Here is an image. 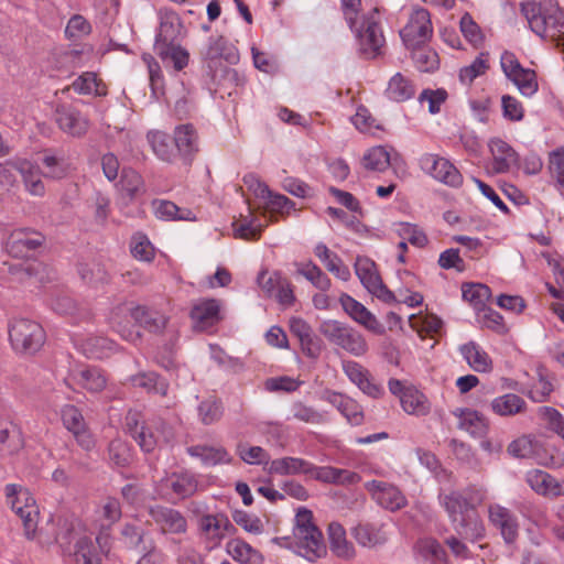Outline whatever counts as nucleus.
Here are the masks:
<instances>
[{
	"instance_id": "1",
	"label": "nucleus",
	"mask_w": 564,
	"mask_h": 564,
	"mask_svg": "<svg viewBox=\"0 0 564 564\" xmlns=\"http://www.w3.org/2000/svg\"><path fill=\"white\" fill-rule=\"evenodd\" d=\"M485 498V491L479 488H468L464 492L442 491L438 495L440 505L445 509L454 530L470 541L485 536V524L476 511Z\"/></svg>"
},
{
	"instance_id": "2",
	"label": "nucleus",
	"mask_w": 564,
	"mask_h": 564,
	"mask_svg": "<svg viewBox=\"0 0 564 564\" xmlns=\"http://www.w3.org/2000/svg\"><path fill=\"white\" fill-rule=\"evenodd\" d=\"M341 11L346 23L354 32L359 52L365 58H376L382 53L386 39L380 25L379 9L375 8L362 15L361 24L357 19L361 8V0H340Z\"/></svg>"
},
{
	"instance_id": "3",
	"label": "nucleus",
	"mask_w": 564,
	"mask_h": 564,
	"mask_svg": "<svg viewBox=\"0 0 564 564\" xmlns=\"http://www.w3.org/2000/svg\"><path fill=\"white\" fill-rule=\"evenodd\" d=\"M272 541L281 547L293 550L310 562H315L327 553L323 533L314 522L313 512L306 508H299L292 536H279Z\"/></svg>"
},
{
	"instance_id": "4",
	"label": "nucleus",
	"mask_w": 564,
	"mask_h": 564,
	"mask_svg": "<svg viewBox=\"0 0 564 564\" xmlns=\"http://www.w3.org/2000/svg\"><path fill=\"white\" fill-rule=\"evenodd\" d=\"M521 12L536 35L554 42L564 54V11L556 0L523 2Z\"/></svg>"
},
{
	"instance_id": "5",
	"label": "nucleus",
	"mask_w": 564,
	"mask_h": 564,
	"mask_svg": "<svg viewBox=\"0 0 564 564\" xmlns=\"http://www.w3.org/2000/svg\"><path fill=\"white\" fill-rule=\"evenodd\" d=\"M4 496L7 505L22 521L25 538L40 539L37 534L40 511L31 492L22 485L8 484L4 487Z\"/></svg>"
},
{
	"instance_id": "6",
	"label": "nucleus",
	"mask_w": 564,
	"mask_h": 564,
	"mask_svg": "<svg viewBox=\"0 0 564 564\" xmlns=\"http://www.w3.org/2000/svg\"><path fill=\"white\" fill-rule=\"evenodd\" d=\"M319 332L328 341L356 357L364 356L368 351L364 335L345 323L335 319L324 321Z\"/></svg>"
},
{
	"instance_id": "7",
	"label": "nucleus",
	"mask_w": 564,
	"mask_h": 564,
	"mask_svg": "<svg viewBox=\"0 0 564 564\" xmlns=\"http://www.w3.org/2000/svg\"><path fill=\"white\" fill-rule=\"evenodd\" d=\"M9 339L17 352L34 354L43 346L45 332L35 321L14 318L9 324Z\"/></svg>"
},
{
	"instance_id": "8",
	"label": "nucleus",
	"mask_w": 564,
	"mask_h": 564,
	"mask_svg": "<svg viewBox=\"0 0 564 564\" xmlns=\"http://www.w3.org/2000/svg\"><path fill=\"white\" fill-rule=\"evenodd\" d=\"M122 517L120 501L115 497L100 499L94 510L93 528L96 531V543L104 550L110 541L111 530Z\"/></svg>"
},
{
	"instance_id": "9",
	"label": "nucleus",
	"mask_w": 564,
	"mask_h": 564,
	"mask_svg": "<svg viewBox=\"0 0 564 564\" xmlns=\"http://www.w3.org/2000/svg\"><path fill=\"white\" fill-rule=\"evenodd\" d=\"M508 453L518 458H534L538 464L550 468H560L564 465V454L555 451L547 455L531 435H522L512 441L508 446Z\"/></svg>"
},
{
	"instance_id": "10",
	"label": "nucleus",
	"mask_w": 564,
	"mask_h": 564,
	"mask_svg": "<svg viewBox=\"0 0 564 564\" xmlns=\"http://www.w3.org/2000/svg\"><path fill=\"white\" fill-rule=\"evenodd\" d=\"M502 72L519 89L524 97L533 96L538 89L536 74L530 68H524L511 52H503L500 57Z\"/></svg>"
},
{
	"instance_id": "11",
	"label": "nucleus",
	"mask_w": 564,
	"mask_h": 564,
	"mask_svg": "<svg viewBox=\"0 0 564 564\" xmlns=\"http://www.w3.org/2000/svg\"><path fill=\"white\" fill-rule=\"evenodd\" d=\"M432 34L433 26L430 12L423 8L415 9L410 15L408 23L400 31V36L408 50L426 44Z\"/></svg>"
},
{
	"instance_id": "12",
	"label": "nucleus",
	"mask_w": 564,
	"mask_h": 564,
	"mask_svg": "<svg viewBox=\"0 0 564 564\" xmlns=\"http://www.w3.org/2000/svg\"><path fill=\"white\" fill-rule=\"evenodd\" d=\"M355 272L367 291L384 303L395 302V295L383 284L376 263L367 257H358Z\"/></svg>"
},
{
	"instance_id": "13",
	"label": "nucleus",
	"mask_w": 564,
	"mask_h": 564,
	"mask_svg": "<svg viewBox=\"0 0 564 564\" xmlns=\"http://www.w3.org/2000/svg\"><path fill=\"white\" fill-rule=\"evenodd\" d=\"M198 481L189 471L172 473L156 484V492L160 497L173 501L185 499L197 490Z\"/></svg>"
},
{
	"instance_id": "14",
	"label": "nucleus",
	"mask_w": 564,
	"mask_h": 564,
	"mask_svg": "<svg viewBox=\"0 0 564 564\" xmlns=\"http://www.w3.org/2000/svg\"><path fill=\"white\" fill-rule=\"evenodd\" d=\"M258 285L267 296L273 297L283 307H290L295 302L292 283L279 271L262 270L258 274Z\"/></svg>"
},
{
	"instance_id": "15",
	"label": "nucleus",
	"mask_w": 564,
	"mask_h": 564,
	"mask_svg": "<svg viewBox=\"0 0 564 564\" xmlns=\"http://www.w3.org/2000/svg\"><path fill=\"white\" fill-rule=\"evenodd\" d=\"M421 169L436 181L452 187L463 184V175L447 159L437 154L425 153L420 159Z\"/></svg>"
},
{
	"instance_id": "16",
	"label": "nucleus",
	"mask_w": 564,
	"mask_h": 564,
	"mask_svg": "<svg viewBox=\"0 0 564 564\" xmlns=\"http://www.w3.org/2000/svg\"><path fill=\"white\" fill-rule=\"evenodd\" d=\"M199 529L209 549L219 546L227 535L236 532L235 525L223 512L202 516Z\"/></svg>"
},
{
	"instance_id": "17",
	"label": "nucleus",
	"mask_w": 564,
	"mask_h": 564,
	"mask_svg": "<svg viewBox=\"0 0 564 564\" xmlns=\"http://www.w3.org/2000/svg\"><path fill=\"white\" fill-rule=\"evenodd\" d=\"M137 304L134 302H123L116 305L109 314L110 326L127 341L134 343L140 339L141 334L135 328L134 312Z\"/></svg>"
},
{
	"instance_id": "18",
	"label": "nucleus",
	"mask_w": 564,
	"mask_h": 564,
	"mask_svg": "<svg viewBox=\"0 0 564 564\" xmlns=\"http://www.w3.org/2000/svg\"><path fill=\"white\" fill-rule=\"evenodd\" d=\"M44 236L31 228L14 229L8 237L6 249L14 258H25L44 243Z\"/></svg>"
},
{
	"instance_id": "19",
	"label": "nucleus",
	"mask_w": 564,
	"mask_h": 564,
	"mask_svg": "<svg viewBox=\"0 0 564 564\" xmlns=\"http://www.w3.org/2000/svg\"><path fill=\"white\" fill-rule=\"evenodd\" d=\"M61 419L64 427L73 434L83 449L89 452L95 447V438L88 431L82 412L75 405H64L61 410Z\"/></svg>"
},
{
	"instance_id": "20",
	"label": "nucleus",
	"mask_w": 564,
	"mask_h": 564,
	"mask_svg": "<svg viewBox=\"0 0 564 564\" xmlns=\"http://www.w3.org/2000/svg\"><path fill=\"white\" fill-rule=\"evenodd\" d=\"M148 512L162 534H183L187 531V520L176 509L156 505L150 507Z\"/></svg>"
},
{
	"instance_id": "21",
	"label": "nucleus",
	"mask_w": 564,
	"mask_h": 564,
	"mask_svg": "<svg viewBox=\"0 0 564 564\" xmlns=\"http://www.w3.org/2000/svg\"><path fill=\"white\" fill-rule=\"evenodd\" d=\"M488 519L507 544L516 542L519 536L520 524L517 516L510 509L499 503H491L488 507Z\"/></svg>"
},
{
	"instance_id": "22",
	"label": "nucleus",
	"mask_w": 564,
	"mask_h": 564,
	"mask_svg": "<svg viewBox=\"0 0 564 564\" xmlns=\"http://www.w3.org/2000/svg\"><path fill=\"white\" fill-rule=\"evenodd\" d=\"M339 303L345 313L364 328L376 335L384 334V326L362 303L358 302L347 293H343L340 295Z\"/></svg>"
},
{
	"instance_id": "23",
	"label": "nucleus",
	"mask_w": 564,
	"mask_h": 564,
	"mask_svg": "<svg viewBox=\"0 0 564 564\" xmlns=\"http://www.w3.org/2000/svg\"><path fill=\"white\" fill-rule=\"evenodd\" d=\"M365 489L379 506L390 511H395L406 506L405 496L392 484L371 480L365 484Z\"/></svg>"
},
{
	"instance_id": "24",
	"label": "nucleus",
	"mask_w": 564,
	"mask_h": 564,
	"mask_svg": "<svg viewBox=\"0 0 564 564\" xmlns=\"http://www.w3.org/2000/svg\"><path fill=\"white\" fill-rule=\"evenodd\" d=\"M66 383L69 387L76 384L88 392L97 393L106 388L107 377L101 369L85 366L73 369L66 379Z\"/></svg>"
},
{
	"instance_id": "25",
	"label": "nucleus",
	"mask_w": 564,
	"mask_h": 564,
	"mask_svg": "<svg viewBox=\"0 0 564 564\" xmlns=\"http://www.w3.org/2000/svg\"><path fill=\"white\" fill-rule=\"evenodd\" d=\"M55 121L63 132L72 137H82L89 129L88 119L79 110L70 106H57Z\"/></svg>"
},
{
	"instance_id": "26",
	"label": "nucleus",
	"mask_w": 564,
	"mask_h": 564,
	"mask_svg": "<svg viewBox=\"0 0 564 564\" xmlns=\"http://www.w3.org/2000/svg\"><path fill=\"white\" fill-rule=\"evenodd\" d=\"M525 481L540 496L547 498L564 496V480H558L544 470H529L525 474Z\"/></svg>"
},
{
	"instance_id": "27",
	"label": "nucleus",
	"mask_w": 564,
	"mask_h": 564,
	"mask_svg": "<svg viewBox=\"0 0 564 564\" xmlns=\"http://www.w3.org/2000/svg\"><path fill=\"white\" fill-rule=\"evenodd\" d=\"M75 347L87 358L104 359L113 355L118 350L117 344L102 336H76L74 337Z\"/></svg>"
},
{
	"instance_id": "28",
	"label": "nucleus",
	"mask_w": 564,
	"mask_h": 564,
	"mask_svg": "<svg viewBox=\"0 0 564 564\" xmlns=\"http://www.w3.org/2000/svg\"><path fill=\"white\" fill-rule=\"evenodd\" d=\"M126 427L144 452H152L160 443L161 435L155 434L149 426L142 424L139 412H128L126 415Z\"/></svg>"
},
{
	"instance_id": "29",
	"label": "nucleus",
	"mask_w": 564,
	"mask_h": 564,
	"mask_svg": "<svg viewBox=\"0 0 564 564\" xmlns=\"http://www.w3.org/2000/svg\"><path fill=\"white\" fill-rule=\"evenodd\" d=\"M343 370L349 380L369 397L379 398L383 394V389L372 381L369 371L360 364L352 360L344 361Z\"/></svg>"
},
{
	"instance_id": "30",
	"label": "nucleus",
	"mask_w": 564,
	"mask_h": 564,
	"mask_svg": "<svg viewBox=\"0 0 564 564\" xmlns=\"http://www.w3.org/2000/svg\"><path fill=\"white\" fill-rule=\"evenodd\" d=\"M191 317L196 328L205 330L216 325L220 319V302L215 299L200 300L194 304Z\"/></svg>"
},
{
	"instance_id": "31",
	"label": "nucleus",
	"mask_w": 564,
	"mask_h": 564,
	"mask_svg": "<svg viewBox=\"0 0 564 564\" xmlns=\"http://www.w3.org/2000/svg\"><path fill=\"white\" fill-rule=\"evenodd\" d=\"M18 172L22 177L25 191L32 195L42 197L45 195L46 188L42 181L43 173L39 165L28 159L20 158L18 160Z\"/></svg>"
},
{
	"instance_id": "32",
	"label": "nucleus",
	"mask_w": 564,
	"mask_h": 564,
	"mask_svg": "<svg viewBox=\"0 0 564 564\" xmlns=\"http://www.w3.org/2000/svg\"><path fill=\"white\" fill-rule=\"evenodd\" d=\"M488 145L492 155V170L496 173H506L517 164L518 154L505 140L492 138Z\"/></svg>"
},
{
	"instance_id": "33",
	"label": "nucleus",
	"mask_w": 564,
	"mask_h": 564,
	"mask_svg": "<svg viewBox=\"0 0 564 564\" xmlns=\"http://www.w3.org/2000/svg\"><path fill=\"white\" fill-rule=\"evenodd\" d=\"M458 351L474 371L486 373L492 370L491 357L478 343L470 340L463 344Z\"/></svg>"
},
{
	"instance_id": "34",
	"label": "nucleus",
	"mask_w": 564,
	"mask_h": 564,
	"mask_svg": "<svg viewBox=\"0 0 564 564\" xmlns=\"http://www.w3.org/2000/svg\"><path fill=\"white\" fill-rule=\"evenodd\" d=\"M187 453L206 467L231 464L234 457L224 446L194 445L187 448Z\"/></svg>"
},
{
	"instance_id": "35",
	"label": "nucleus",
	"mask_w": 564,
	"mask_h": 564,
	"mask_svg": "<svg viewBox=\"0 0 564 564\" xmlns=\"http://www.w3.org/2000/svg\"><path fill=\"white\" fill-rule=\"evenodd\" d=\"M110 543L104 550L88 536L79 538L73 553L74 564H102V555L108 553Z\"/></svg>"
},
{
	"instance_id": "36",
	"label": "nucleus",
	"mask_w": 564,
	"mask_h": 564,
	"mask_svg": "<svg viewBox=\"0 0 564 564\" xmlns=\"http://www.w3.org/2000/svg\"><path fill=\"white\" fill-rule=\"evenodd\" d=\"M325 400L335 406L351 425H360L364 422L361 406L351 398L339 392H328Z\"/></svg>"
},
{
	"instance_id": "37",
	"label": "nucleus",
	"mask_w": 564,
	"mask_h": 564,
	"mask_svg": "<svg viewBox=\"0 0 564 564\" xmlns=\"http://www.w3.org/2000/svg\"><path fill=\"white\" fill-rule=\"evenodd\" d=\"M176 152L185 159H191L198 152V134L192 123H183L174 129Z\"/></svg>"
},
{
	"instance_id": "38",
	"label": "nucleus",
	"mask_w": 564,
	"mask_h": 564,
	"mask_svg": "<svg viewBox=\"0 0 564 564\" xmlns=\"http://www.w3.org/2000/svg\"><path fill=\"white\" fill-rule=\"evenodd\" d=\"M416 86L414 82L403 73H395L388 82L384 94L389 100L403 102L414 97Z\"/></svg>"
},
{
	"instance_id": "39",
	"label": "nucleus",
	"mask_w": 564,
	"mask_h": 564,
	"mask_svg": "<svg viewBox=\"0 0 564 564\" xmlns=\"http://www.w3.org/2000/svg\"><path fill=\"white\" fill-rule=\"evenodd\" d=\"M453 415L458 420V427L468 432L473 436H484L487 432L488 424L486 417L476 410L456 409Z\"/></svg>"
},
{
	"instance_id": "40",
	"label": "nucleus",
	"mask_w": 564,
	"mask_h": 564,
	"mask_svg": "<svg viewBox=\"0 0 564 564\" xmlns=\"http://www.w3.org/2000/svg\"><path fill=\"white\" fill-rule=\"evenodd\" d=\"M400 403L405 413L414 416H425L432 408L429 398L413 386H408Z\"/></svg>"
},
{
	"instance_id": "41",
	"label": "nucleus",
	"mask_w": 564,
	"mask_h": 564,
	"mask_svg": "<svg viewBox=\"0 0 564 564\" xmlns=\"http://www.w3.org/2000/svg\"><path fill=\"white\" fill-rule=\"evenodd\" d=\"M24 447L23 434L12 422L0 423V452L2 455H15Z\"/></svg>"
},
{
	"instance_id": "42",
	"label": "nucleus",
	"mask_w": 564,
	"mask_h": 564,
	"mask_svg": "<svg viewBox=\"0 0 564 564\" xmlns=\"http://www.w3.org/2000/svg\"><path fill=\"white\" fill-rule=\"evenodd\" d=\"M226 552L240 564H262L264 560L260 551L239 538L227 542Z\"/></svg>"
},
{
	"instance_id": "43",
	"label": "nucleus",
	"mask_w": 564,
	"mask_h": 564,
	"mask_svg": "<svg viewBox=\"0 0 564 564\" xmlns=\"http://www.w3.org/2000/svg\"><path fill=\"white\" fill-rule=\"evenodd\" d=\"M491 411L499 416H514L527 409V402L516 393H505L490 402Z\"/></svg>"
},
{
	"instance_id": "44",
	"label": "nucleus",
	"mask_w": 564,
	"mask_h": 564,
	"mask_svg": "<svg viewBox=\"0 0 564 564\" xmlns=\"http://www.w3.org/2000/svg\"><path fill=\"white\" fill-rule=\"evenodd\" d=\"M311 462L300 457H281L270 462L268 471L273 475H299L310 473Z\"/></svg>"
},
{
	"instance_id": "45",
	"label": "nucleus",
	"mask_w": 564,
	"mask_h": 564,
	"mask_svg": "<svg viewBox=\"0 0 564 564\" xmlns=\"http://www.w3.org/2000/svg\"><path fill=\"white\" fill-rule=\"evenodd\" d=\"M152 207L155 217L162 220H196V216L193 210L188 208H181L171 200L155 199L152 203Z\"/></svg>"
},
{
	"instance_id": "46",
	"label": "nucleus",
	"mask_w": 564,
	"mask_h": 564,
	"mask_svg": "<svg viewBox=\"0 0 564 564\" xmlns=\"http://www.w3.org/2000/svg\"><path fill=\"white\" fill-rule=\"evenodd\" d=\"M315 256L324 264V267L336 278L348 281L350 279V271L345 265L341 259L334 252H332L326 245L318 243L314 249Z\"/></svg>"
},
{
	"instance_id": "47",
	"label": "nucleus",
	"mask_w": 564,
	"mask_h": 564,
	"mask_svg": "<svg viewBox=\"0 0 564 564\" xmlns=\"http://www.w3.org/2000/svg\"><path fill=\"white\" fill-rule=\"evenodd\" d=\"M166 317L158 311L151 310L144 305L137 304L133 324L144 328L150 333H160L165 328Z\"/></svg>"
},
{
	"instance_id": "48",
	"label": "nucleus",
	"mask_w": 564,
	"mask_h": 564,
	"mask_svg": "<svg viewBox=\"0 0 564 564\" xmlns=\"http://www.w3.org/2000/svg\"><path fill=\"white\" fill-rule=\"evenodd\" d=\"M329 547L332 552L341 558H351L355 554L354 546L346 539V531L339 523L328 525Z\"/></svg>"
},
{
	"instance_id": "49",
	"label": "nucleus",
	"mask_w": 564,
	"mask_h": 564,
	"mask_svg": "<svg viewBox=\"0 0 564 564\" xmlns=\"http://www.w3.org/2000/svg\"><path fill=\"white\" fill-rule=\"evenodd\" d=\"M154 52L163 63H172L175 70H182L189 61L188 52L177 43L154 44Z\"/></svg>"
},
{
	"instance_id": "50",
	"label": "nucleus",
	"mask_w": 564,
	"mask_h": 564,
	"mask_svg": "<svg viewBox=\"0 0 564 564\" xmlns=\"http://www.w3.org/2000/svg\"><path fill=\"white\" fill-rule=\"evenodd\" d=\"M147 140L154 154L164 162H172L176 156V151L172 145L171 138L161 130H151L147 134Z\"/></svg>"
},
{
	"instance_id": "51",
	"label": "nucleus",
	"mask_w": 564,
	"mask_h": 564,
	"mask_svg": "<svg viewBox=\"0 0 564 564\" xmlns=\"http://www.w3.org/2000/svg\"><path fill=\"white\" fill-rule=\"evenodd\" d=\"M258 207L262 209L264 218L269 217L271 221H274L278 215L288 214L294 207V204L282 194L270 192L269 197L259 202Z\"/></svg>"
},
{
	"instance_id": "52",
	"label": "nucleus",
	"mask_w": 564,
	"mask_h": 564,
	"mask_svg": "<svg viewBox=\"0 0 564 564\" xmlns=\"http://www.w3.org/2000/svg\"><path fill=\"white\" fill-rule=\"evenodd\" d=\"M265 226L267 224H263L259 217L253 215L241 217L232 223L235 237L250 241L260 239Z\"/></svg>"
},
{
	"instance_id": "53",
	"label": "nucleus",
	"mask_w": 564,
	"mask_h": 564,
	"mask_svg": "<svg viewBox=\"0 0 564 564\" xmlns=\"http://www.w3.org/2000/svg\"><path fill=\"white\" fill-rule=\"evenodd\" d=\"M77 94L104 97L107 95L106 84L93 72H86L76 78L70 86Z\"/></svg>"
},
{
	"instance_id": "54",
	"label": "nucleus",
	"mask_w": 564,
	"mask_h": 564,
	"mask_svg": "<svg viewBox=\"0 0 564 564\" xmlns=\"http://www.w3.org/2000/svg\"><path fill=\"white\" fill-rule=\"evenodd\" d=\"M414 550L417 556L432 564H442L446 560L444 547L433 538L420 539L415 543Z\"/></svg>"
},
{
	"instance_id": "55",
	"label": "nucleus",
	"mask_w": 564,
	"mask_h": 564,
	"mask_svg": "<svg viewBox=\"0 0 564 564\" xmlns=\"http://www.w3.org/2000/svg\"><path fill=\"white\" fill-rule=\"evenodd\" d=\"M295 267L296 273L305 278L318 290L326 292L330 289V279L312 261L295 263Z\"/></svg>"
},
{
	"instance_id": "56",
	"label": "nucleus",
	"mask_w": 564,
	"mask_h": 564,
	"mask_svg": "<svg viewBox=\"0 0 564 564\" xmlns=\"http://www.w3.org/2000/svg\"><path fill=\"white\" fill-rule=\"evenodd\" d=\"M205 58L214 61L224 58L228 62H234L238 56L231 47L228 46L227 41L221 35H212L203 51Z\"/></svg>"
},
{
	"instance_id": "57",
	"label": "nucleus",
	"mask_w": 564,
	"mask_h": 564,
	"mask_svg": "<svg viewBox=\"0 0 564 564\" xmlns=\"http://www.w3.org/2000/svg\"><path fill=\"white\" fill-rule=\"evenodd\" d=\"M391 163V154L386 147L377 145L366 151L362 166L369 171L383 172Z\"/></svg>"
},
{
	"instance_id": "58",
	"label": "nucleus",
	"mask_w": 564,
	"mask_h": 564,
	"mask_svg": "<svg viewBox=\"0 0 564 564\" xmlns=\"http://www.w3.org/2000/svg\"><path fill=\"white\" fill-rule=\"evenodd\" d=\"M463 299L468 302L477 313L486 307L491 296L490 289L480 283L464 284L462 288Z\"/></svg>"
},
{
	"instance_id": "59",
	"label": "nucleus",
	"mask_w": 564,
	"mask_h": 564,
	"mask_svg": "<svg viewBox=\"0 0 564 564\" xmlns=\"http://www.w3.org/2000/svg\"><path fill=\"white\" fill-rule=\"evenodd\" d=\"M128 381L131 386L142 388L147 392L167 394L169 384L164 380H160L155 372H140L131 376Z\"/></svg>"
},
{
	"instance_id": "60",
	"label": "nucleus",
	"mask_w": 564,
	"mask_h": 564,
	"mask_svg": "<svg viewBox=\"0 0 564 564\" xmlns=\"http://www.w3.org/2000/svg\"><path fill=\"white\" fill-rule=\"evenodd\" d=\"M415 67L423 73H431L438 68L440 58L437 53L425 44L416 48H409Z\"/></svg>"
},
{
	"instance_id": "61",
	"label": "nucleus",
	"mask_w": 564,
	"mask_h": 564,
	"mask_svg": "<svg viewBox=\"0 0 564 564\" xmlns=\"http://www.w3.org/2000/svg\"><path fill=\"white\" fill-rule=\"evenodd\" d=\"M181 33V22L176 14H166L160 24L159 32L155 37L154 44H171L176 43Z\"/></svg>"
},
{
	"instance_id": "62",
	"label": "nucleus",
	"mask_w": 564,
	"mask_h": 564,
	"mask_svg": "<svg viewBox=\"0 0 564 564\" xmlns=\"http://www.w3.org/2000/svg\"><path fill=\"white\" fill-rule=\"evenodd\" d=\"M78 274L85 284L94 289H98L109 281L107 271L99 263L79 264Z\"/></svg>"
},
{
	"instance_id": "63",
	"label": "nucleus",
	"mask_w": 564,
	"mask_h": 564,
	"mask_svg": "<svg viewBox=\"0 0 564 564\" xmlns=\"http://www.w3.org/2000/svg\"><path fill=\"white\" fill-rule=\"evenodd\" d=\"M394 226V231L402 240L410 242L416 248H423L427 245V236L417 225L410 223H398Z\"/></svg>"
},
{
	"instance_id": "64",
	"label": "nucleus",
	"mask_w": 564,
	"mask_h": 564,
	"mask_svg": "<svg viewBox=\"0 0 564 564\" xmlns=\"http://www.w3.org/2000/svg\"><path fill=\"white\" fill-rule=\"evenodd\" d=\"M488 68V53H480L470 65L459 69V80L464 85H470L478 76L484 75Z\"/></svg>"
}]
</instances>
